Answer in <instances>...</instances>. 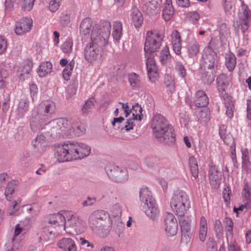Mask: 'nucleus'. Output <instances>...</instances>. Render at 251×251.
<instances>
[{
  "label": "nucleus",
  "mask_w": 251,
  "mask_h": 251,
  "mask_svg": "<svg viewBox=\"0 0 251 251\" xmlns=\"http://www.w3.org/2000/svg\"><path fill=\"white\" fill-rule=\"evenodd\" d=\"M91 148L85 144L68 142L59 146L55 155L59 161L64 162L83 158L89 156Z\"/></svg>",
  "instance_id": "1"
},
{
  "label": "nucleus",
  "mask_w": 251,
  "mask_h": 251,
  "mask_svg": "<svg viewBox=\"0 0 251 251\" xmlns=\"http://www.w3.org/2000/svg\"><path fill=\"white\" fill-rule=\"evenodd\" d=\"M151 127L153 134L160 141L170 144L175 141L174 131L163 115L156 114L152 118Z\"/></svg>",
  "instance_id": "2"
},
{
  "label": "nucleus",
  "mask_w": 251,
  "mask_h": 251,
  "mask_svg": "<svg viewBox=\"0 0 251 251\" xmlns=\"http://www.w3.org/2000/svg\"><path fill=\"white\" fill-rule=\"evenodd\" d=\"M55 109V104L52 101H45L39 104L32 114L30 122L31 130L35 131L39 128L42 123L51 118Z\"/></svg>",
  "instance_id": "3"
},
{
  "label": "nucleus",
  "mask_w": 251,
  "mask_h": 251,
  "mask_svg": "<svg viewBox=\"0 0 251 251\" xmlns=\"http://www.w3.org/2000/svg\"><path fill=\"white\" fill-rule=\"evenodd\" d=\"M44 126L48 131L50 130V132L51 136L62 134L70 138L75 135V126L73 125L72 119H54L46 124Z\"/></svg>",
  "instance_id": "4"
},
{
  "label": "nucleus",
  "mask_w": 251,
  "mask_h": 251,
  "mask_svg": "<svg viewBox=\"0 0 251 251\" xmlns=\"http://www.w3.org/2000/svg\"><path fill=\"white\" fill-rule=\"evenodd\" d=\"M111 27L109 21H102L99 25L93 26L89 44L102 50L107 44Z\"/></svg>",
  "instance_id": "5"
},
{
  "label": "nucleus",
  "mask_w": 251,
  "mask_h": 251,
  "mask_svg": "<svg viewBox=\"0 0 251 251\" xmlns=\"http://www.w3.org/2000/svg\"><path fill=\"white\" fill-rule=\"evenodd\" d=\"M170 205L176 215L183 216L190 207L188 196L183 191L176 192L171 199Z\"/></svg>",
  "instance_id": "6"
},
{
  "label": "nucleus",
  "mask_w": 251,
  "mask_h": 251,
  "mask_svg": "<svg viewBox=\"0 0 251 251\" xmlns=\"http://www.w3.org/2000/svg\"><path fill=\"white\" fill-rule=\"evenodd\" d=\"M109 217V215L107 211L103 210H95L89 216V225L96 234L103 237L107 235L108 232L106 230L103 232L101 231L102 227L100 225V222L105 221Z\"/></svg>",
  "instance_id": "7"
},
{
  "label": "nucleus",
  "mask_w": 251,
  "mask_h": 251,
  "mask_svg": "<svg viewBox=\"0 0 251 251\" xmlns=\"http://www.w3.org/2000/svg\"><path fill=\"white\" fill-rule=\"evenodd\" d=\"M52 136L44 126L41 127L35 139L32 141L34 151L38 153H43L49 148V139Z\"/></svg>",
  "instance_id": "8"
},
{
  "label": "nucleus",
  "mask_w": 251,
  "mask_h": 251,
  "mask_svg": "<svg viewBox=\"0 0 251 251\" xmlns=\"http://www.w3.org/2000/svg\"><path fill=\"white\" fill-rule=\"evenodd\" d=\"M163 36L155 31H148L146 36L144 50L146 53H153L160 48Z\"/></svg>",
  "instance_id": "9"
},
{
  "label": "nucleus",
  "mask_w": 251,
  "mask_h": 251,
  "mask_svg": "<svg viewBox=\"0 0 251 251\" xmlns=\"http://www.w3.org/2000/svg\"><path fill=\"white\" fill-rule=\"evenodd\" d=\"M105 169L108 177L116 182H122L128 179V173L125 168L113 163H108Z\"/></svg>",
  "instance_id": "10"
},
{
  "label": "nucleus",
  "mask_w": 251,
  "mask_h": 251,
  "mask_svg": "<svg viewBox=\"0 0 251 251\" xmlns=\"http://www.w3.org/2000/svg\"><path fill=\"white\" fill-rule=\"evenodd\" d=\"M211 43L203 50L201 65L202 68L209 70L215 69L217 67L218 59L216 52L211 46Z\"/></svg>",
  "instance_id": "11"
},
{
  "label": "nucleus",
  "mask_w": 251,
  "mask_h": 251,
  "mask_svg": "<svg viewBox=\"0 0 251 251\" xmlns=\"http://www.w3.org/2000/svg\"><path fill=\"white\" fill-rule=\"evenodd\" d=\"M101 50V49L88 44L83 51L85 59L89 63H94L100 58Z\"/></svg>",
  "instance_id": "12"
},
{
  "label": "nucleus",
  "mask_w": 251,
  "mask_h": 251,
  "mask_svg": "<svg viewBox=\"0 0 251 251\" xmlns=\"http://www.w3.org/2000/svg\"><path fill=\"white\" fill-rule=\"evenodd\" d=\"M165 223V231L168 235L173 236L176 235L178 230V225L175 216L172 213H167Z\"/></svg>",
  "instance_id": "13"
},
{
  "label": "nucleus",
  "mask_w": 251,
  "mask_h": 251,
  "mask_svg": "<svg viewBox=\"0 0 251 251\" xmlns=\"http://www.w3.org/2000/svg\"><path fill=\"white\" fill-rule=\"evenodd\" d=\"M145 55L146 58V66L148 75L151 80L152 78H155L157 76V68L154 59L156 54L145 52Z\"/></svg>",
  "instance_id": "14"
},
{
  "label": "nucleus",
  "mask_w": 251,
  "mask_h": 251,
  "mask_svg": "<svg viewBox=\"0 0 251 251\" xmlns=\"http://www.w3.org/2000/svg\"><path fill=\"white\" fill-rule=\"evenodd\" d=\"M32 25V20L30 17H25L17 22L15 32L18 35L23 34L29 31Z\"/></svg>",
  "instance_id": "15"
},
{
  "label": "nucleus",
  "mask_w": 251,
  "mask_h": 251,
  "mask_svg": "<svg viewBox=\"0 0 251 251\" xmlns=\"http://www.w3.org/2000/svg\"><path fill=\"white\" fill-rule=\"evenodd\" d=\"M68 213L64 212V214L58 213L52 215L49 222V224L51 226H53L54 229L63 228L65 229L66 228V219L65 215H66Z\"/></svg>",
  "instance_id": "16"
},
{
  "label": "nucleus",
  "mask_w": 251,
  "mask_h": 251,
  "mask_svg": "<svg viewBox=\"0 0 251 251\" xmlns=\"http://www.w3.org/2000/svg\"><path fill=\"white\" fill-rule=\"evenodd\" d=\"M143 4V11L148 15L155 14L159 9L161 0H141Z\"/></svg>",
  "instance_id": "17"
},
{
  "label": "nucleus",
  "mask_w": 251,
  "mask_h": 251,
  "mask_svg": "<svg viewBox=\"0 0 251 251\" xmlns=\"http://www.w3.org/2000/svg\"><path fill=\"white\" fill-rule=\"evenodd\" d=\"M242 10L243 13H241L240 14V24L241 26V30L244 33L250 26V11L248 6L243 4L242 5Z\"/></svg>",
  "instance_id": "18"
},
{
  "label": "nucleus",
  "mask_w": 251,
  "mask_h": 251,
  "mask_svg": "<svg viewBox=\"0 0 251 251\" xmlns=\"http://www.w3.org/2000/svg\"><path fill=\"white\" fill-rule=\"evenodd\" d=\"M66 227L72 228L76 233H81L84 230V226L82 220L78 216L73 215L69 219L67 220Z\"/></svg>",
  "instance_id": "19"
},
{
  "label": "nucleus",
  "mask_w": 251,
  "mask_h": 251,
  "mask_svg": "<svg viewBox=\"0 0 251 251\" xmlns=\"http://www.w3.org/2000/svg\"><path fill=\"white\" fill-rule=\"evenodd\" d=\"M209 182L213 188H218L221 183V175L215 166L210 167L208 171Z\"/></svg>",
  "instance_id": "20"
},
{
  "label": "nucleus",
  "mask_w": 251,
  "mask_h": 251,
  "mask_svg": "<svg viewBox=\"0 0 251 251\" xmlns=\"http://www.w3.org/2000/svg\"><path fill=\"white\" fill-rule=\"evenodd\" d=\"M32 66V62L29 59L24 60L19 66L17 75L20 79L24 80L29 76Z\"/></svg>",
  "instance_id": "21"
},
{
  "label": "nucleus",
  "mask_w": 251,
  "mask_h": 251,
  "mask_svg": "<svg viewBox=\"0 0 251 251\" xmlns=\"http://www.w3.org/2000/svg\"><path fill=\"white\" fill-rule=\"evenodd\" d=\"M92 20L90 18H84L79 25V33L83 39L88 37L90 31H92Z\"/></svg>",
  "instance_id": "22"
},
{
  "label": "nucleus",
  "mask_w": 251,
  "mask_h": 251,
  "mask_svg": "<svg viewBox=\"0 0 251 251\" xmlns=\"http://www.w3.org/2000/svg\"><path fill=\"white\" fill-rule=\"evenodd\" d=\"M171 42L174 52L177 55L181 54L182 48V42L180 33L176 30H174L172 32Z\"/></svg>",
  "instance_id": "23"
},
{
  "label": "nucleus",
  "mask_w": 251,
  "mask_h": 251,
  "mask_svg": "<svg viewBox=\"0 0 251 251\" xmlns=\"http://www.w3.org/2000/svg\"><path fill=\"white\" fill-rule=\"evenodd\" d=\"M145 205L147 206L145 210L146 214L152 220H156L158 217L159 211L155 201H151Z\"/></svg>",
  "instance_id": "24"
},
{
  "label": "nucleus",
  "mask_w": 251,
  "mask_h": 251,
  "mask_svg": "<svg viewBox=\"0 0 251 251\" xmlns=\"http://www.w3.org/2000/svg\"><path fill=\"white\" fill-rule=\"evenodd\" d=\"M194 103L199 107H203L207 105L209 99L204 92L199 90L196 92Z\"/></svg>",
  "instance_id": "25"
},
{
  "label": "nucleus",
  "mask_w": 251,
  "mask_h": 251,
  "mask_svg": "<svg viewBox=\"0 0 251 251\" xmlns=\"http://www.w3.org/2000/svg\"><path fill=\"white\" fill-rule=\"evenodd\" d=\"M216 83L219 92L221 95L223 94L229 84L226 75L224 74H220L216 79Z\"/></svg>",
  "instance_id": "26"
},
{
  "label": "nucleus",
  "mask_w": 251,
  "mask_h": 251,
  "mask_svg": "<svg viewBox=\"0 0 251 251\" xmlns=\"http://www.w3.org/2000/svg\"><path fill=\"white\" fill-rule=\"evenodd\" d=\"M57 229H54L53 226L49 225L43 229L41 235L39 237L40 242H47L53 238Z\"/></svg>",
  "instance_id": "27"
},
{
  "label": "nucleus",
  "mask_w": 251,
  "mask_h": 251,
  "mask_svg": "<svg viewBox=\"0 0 251 251\" xmlns=\"http://www.w3.org/2000/svg\"><path fill=\"white\" fill-rule=\"evenodd\" d=\"M130 16L134 25L138 27L143 23V17L141 12L136 7H133L131 10Z\"/></svg>",
  "instance_id": "28"
},
{
  "label": "nucleus",
  "mask_w": 251,
  "mask_h": 251,
  "mask_svg": "<svg viewBox=\"0 0 251 251\" xmlns=\"http://www.w3.org/2000/svg\"><path fill=\"white\" fill-rule=\"evenodd\" d=\"M140 199L142 202L144 204L153 201L151 191L148 188L142 186L139 191Z\"/></svg>",
  "instance_id": "29"
},
{
  "label": "nucleus",
  "mask_w": 251,
  "mask_h": 251,
  "mask_svg": "<svg viewBox=\"0 0 251 251\" xmlns=\"http://www.w3.org/2000/svg\"><path fill=\"white\" fill-rule=\"evenodd\" d=\"M215 70V69H209L208 70L203 68V71L201 73V79L204 83L210 84L214 81Z\"/></svg>",
  "instance_id": "30"
},
{
  "label": "nucleus",
  "mask_w": 251,
  "mask_h": 251,
  "mask_svg": "<svg viewBox=\"0 0 251 251\" xmlns=\"http://www.w3.org/2000/svg\"><path fill=\"white\" fill-rule=\"evenodd\" d=\"M174 13L172 5V0H166L163 9V17L166 21H169L173 16Z\"/></svg>",
  "instance_id": "31"
},
{
  "label": "nucleus",
  "mask_w": 251,
  "mask_h": 251,
  "mask_svg": "<svg viewBox=\"0 0 251 251\" xmlns=\"http://www.w3.org/2000/svg\"><path fill=\"white\" fill-rule=\"evenodd\" d=\"M207 233V224L206 219L202 216L201 218L199 237L201 241L203 242L206 239Z\"/></svg>",
  "instance_id": "32"
},
{
  "label": "nucleus",
  "mask_w": 251,
  "mask_h": 251,
  "mask_svg": "<svg viewBox=\"0 0 251 251\" xmlns=\"http://www.w3.org/2000/svg\"><path fill=\"white\" fill-rule=\"evenodd\" d=\"M29 100L27 98L20 99L17 108V112L19 115H23L28 109Z\"/></svg>",
  "instance_id": "33"
},
{
  "label": "nucleus",
  "mask_w": 251,
  "mask_h": 251,
  "mask_svg": "<svg viewBox=\"0 0 251 251\" xmlns=\"http://www.w3.org/2000/svg\"><path fill=\"white\" fill-rule=\"evenodd\" d=\"M17 185V182L15 181H10L7 184L5 190L4 195L6 199L10 201L12 198L13 194L14 192Z\"/></svg>",
  "instance_id": "34"
},
{
  "label": "nucleus",
  "mask_w": 251,
  "mask_h": 251,
  "mask_svg": "<svg viewBox=\"0 0 251 251\" xmlns=\"http://www.w3.org/2000/svg\"><path fill=\"white\" fill-rule=\"evenodd\" d=\"M226 64L229 71L233 70L236 64V58L233 53L230 52L226 53Z\"/></svg>",
  "instance_id": "35"
},
{
  "label": "nucleus",
  "mask_w": 251,
  "mask_h": 251,
  "mask_svg": "<svg viewBox=\"0 0 251 251\" xmlns=\"http://www.w3.org/2000/svg\"><path fill=\"white\" fill-rule=\"evenodd\" d=\"M51 69V63L50 62H45L40 65L38 73L40 76L43 77L50 73Z\"/></svg>",
  "instance_id": "36"
},
{
  "label": "nucleus",
  "mask_w": 251,
  "mask_h": 251,
  "mask_svg": "<svg viewBox=\"0 0 251 251\" xmlns=\"http://www.w3.org/2000/svg\"><path fill=\"white\" fill-rule=\"evenodd\" d=\"M75 245V242L70 238H63L59 240L57 243L58 247L65 251Z\"/></svg>",
  "instance_id": "37"
},
{
  "label": "nucleus",
  "mask_w": 251,
  "mask_h": 251,
  "mask_svg": "<svg viewBox=\"0 0 251 251\" xmlns=\"http://www.w3.org/2000/svg\"><path fill=\"white\" fill-rule=\"evenodd\" d=\"M224 100L226 108V114L229 118L233 116L234 105L229 97L227 95L224 96Z\"/></svg>",
  "instance_id": "38"
},
{
  "label": "nucleus",
  "mask_w": 251,
  "mask_h": 251,
  "mask_svg": "<svg viewBox=\"0 0 251 251\" xmlns=\"http://www.w3.org/2000/svg\"><path fill=\"white\" fill-rule=\"evenodd\" d=\"M225 226L226 234L227 237H232L233 235V222L229 217H226L223 221Z\"/></svg>",
  "instance_id": "39"
},
{
  "label": "nucleus",
  "mask_w": 251,
  "mask_h": 251,
  "mask_svg": "<svg viewBox=\"0 0 251 251\" xmlns=\"http://www.w3.org/2000/svg\"><path fill=\"white\" fill-rule=\"evenodd\" d=\"M122 25L120 22L116 21L113 24L112 36L116 40H119L122 34Z\"/></svg>",
  "instance_id": "40"
},
{
  "label": "nucleus",
  "mask_w": 251,
  "mask_h": 251,
  "mask_svg": "<svg viewBox=\"0 0 251 251\" xmlns=\"http://www.w3.org/2000/svg\"><path fill=\"white\" fill-rule=\"evenodd\" d=\"M191 219L189 217H183L180 220L181 232L192 231L191 227Z\"/></svg>",
  "instance_id": "41"
},
{
  "label": "nucleus",
  "mask_w": 251,
  "mask_h": 251,
  "mask_svg": "<svg viewBox=\"0 0 251 251\" xmlns=\"http://www.w3.org/2000/svg\"><path fill=\"white\" fill-rule=\"evenodd\" d=\"M242 193L243 200L251 203V186L248 183H244Z\"/></svg>",
  "instance_id": "42"
},
{
  "label": "nucleus",
  "mask_w": 251,
  "mask_h": 251,
  "mask_svg": "<svg viewBox=\"0 0 251 251\" xmlns=\"http://www.w3.org/2000/svg\"><path fill=\"white\" fill-rule=\"evenodd\" d=\"M94 102L92 99H88L84 104L82 107V113L83 115H87L91 112L94 108Z\"/></svg>",
  "instance_id": "43"
},
{
  "label": "nucleus",
  "mask_w": 251,
  "mask_h": 251,
  "mask_svg": "<svg viewBox=\"0 0 251 251\" xmlns=\"http://www.w3.org/2000/svg\"><path fill=\"white\" fill-rule=\"evenodd\" d=\"M171 55L169 52V48L166 46L164 47L160 52V60L162 64H166L170 60Z\"/></svg>",
  "instance_id": "44"
},
{
  "label": "nucleus",
  "mask_w": 251,
  "mask_h": 251,
  "mask_svg": "<svg viewBox=\"0 0 251 251\" xmlns=\"http://www.w3.org/2000/svg\"><path fill=\"white\" fill-rule=\"evenodd\" d=\"M214 229L216 237L220 239L223 235V227L222 222L219 220H216L214 224Z\"/></svg>",
  "instance_id": "45"
},
{
  "label": "nucleus",
  "mask_w": 251,
  "mask_h": 251,
  "mask_svg": "<svg viewBox=\"0 0 251 251\" xmlns=\"http://www.w3.org/2000/svg\"><path fill=\"white\" fill-rule=\"evenodd\" d=\"M73 19V16L68 11H64L61 13L60 17V22L64 25H67Z\"/></svg>",
  "instance_id": "46"
},
{
  "label": "nucleus",
  "mask_w": 251,
  "mask_h": 251,
  "mask_svg": "<svg viewBox=\"0 0 251 251\" xmlns=\"http://www.w3.org/2000/svg\"><path fill=\"white\" fill-rule=\"evenodd\" d=\"M199 51V45L198 43L192 41L189 43L188 47V52L190 56L196 55Z\"/></svg>",
  "instance_id": "47"
},
{
  "label": "nucleus",
  "mask_w": 251,
  "mask_h": 251,
  "mask_svg": "<svg viewBox=\"0 0 251 251\" xmlns=\"http://www.w3.org/2000/svg\"><path fill=\"white\" fill-rule=\"evenodd\" d=\"M142 108L140 105L136 103L132 106V109L130 110V114L133 118L138 119V121L141 120Z\"/></svg>",
  "instance_id": "48"
},
{
  "label": "nucleus",
  "mask_w": 251,
  "mask_h": 251,
  "mask_svg": "<svg viewBox=\"0 0 251 251\" xmlns=\"http://www.w3.org/2000/svg\"><path fill=\"white\" fill-rule=\"evenodd\" d=\"M35 0H19V3L24 10L30 11L34 5Z\"/></svg>",
  "instance_id": "49"
},
{
  "label": "nucleus",
  "mask_w": 251,
  "mask_h": 251,
  "mask_svg": "<svg viewBox=\"0 0 251 251\" xmlns=\"http://www.w3.org/2000/svg\"><path fill=\"white\" fill-rule=\"evenodd\" d=\"M129 82L132 88H137L139 86V76L135 73H131L128 76Z\"/></svg>",
  "instance_id": "50"
},
{
  "label": "nucleus",
  "mask_w": 251,
  "mask_h": 251,
  "mask_svg": "<svg viewBox=\"0 0 251 251\" xmlns=\"http://www.w3.org/2000/svg\"><path fill=\"white\" fill-rule=\"evenodd\" d=\"M25 207L26 211L30 215L31 218L36 216L39 211V206L36 203L25 205Z\"/></svg>",
  "instance_id": "51"
},
{
  "label": "nucleus",
  "mask_w": 251,
  "mask_h": 251,
  "mask_svg": "<svg viewBox=\"0 0 251 251\" xmlns=\"http://www.w3.org/2000/svg\"><path fill=\"white\" fill-rule=\"evenodd\" d=\"M74 62L71 61L68 64L66 68L63 70L62 75L65 80L69 79L70 76L72 74V72L74 68Z\"/></svg>",
  "instance_id": "52"
},
{
  "label": "nucleus",
  "mask_w": 251,
  "mask_h": 251,
  "mask_svg": "<svg viewBox=\"0 0 251 251\" xmlns=\"http://www.w3.org/2000/svg\"><path fill=\"white\" fill-rule=\"evenodd\" d=\"M73 40L71 38H67L62 45V50L64 53H69L72 50Z\"/></svg>",
  "instance_id": "53"
},
{
  "label": "nucleus",
  "mask_w": 251,
  "mask_h": 251,
  "mask_svg": "<svg viewBox=\"0 0 251 251\" xmlns=\"http://www.w3.org/2000/svg\"><path fill=\"white\" fill-rule=\"evenodd\" d=\"M62 0H50L49 2V8L52 12L56 11L59 8Z\"/></svg>",
  "instance_id": "54"
},
{
  "label": "nucleus",
  "mask_w": 251,
  "mask_h": 251,
  "mask_svg": "<svg viewBox=\"0 0 251 251\" xmlns=\"http://www.w3.org/2000/svg\"><path fill=\"white\" fill-rule=\"evenodd\" d=\"M176 70L178 75L182 78L185 76L186 75V70L183 65L180 62H177L176 63Z\"/></svg>",
  "instance_id": "55"
},
{
  "label": "nucleus",
  "mask_w": 251,
  "mask_h": 251,
  "mask_svg": "<svg viewBox=\"0 0 251 251\" xmlns=\"http://www.w3.org/2000/svg\"><path fill=\"white\" fill-rule=\"evenodd\" d=\"M135 120H138V119L133 118V117H132V116L130 115L128 116L127 118L126 125L124 126V128H125L127 131L132 129L134 126L135 125L134 123Z\"/></svg>",
  "instance_id": "56"
},
{
  "label": "nucleus",
  "mask_w": 251,
  "mask_h": 251,
  "mask_svg": "<svg viewBox=\"0 0 251 251\" xmlns=\"http://www.w3.org/2000/svg\"><path fill=\"white\" fill-rule=\"evenodd\" d=\"M122 205L119 203H116L113 205L111 212L114 216H119L122 214Z\"/></svg>",
  "instance_id": "57"
},
{
  "label": "nucleus",
  "mask_w": 251,
  "mask_h": 251,
  "mask_svg": "<svg viewBox=\"0 0 251 251\" xmlns=\"http://www.w3.org/2000/svg\"><path fill=\"white\" fill-rule=\"evenodd\" d=\"M192 235V231L188 232H181V243L187 244L190 241L191 236Z\"/></svg>",
  "instance_id": "58"
},
{
  "label": "nucleus",
  "mask_w": 251,
  "mask_h": 251,
  "mask_svg": "<svg viewBox=\"0 0 251 251\" xmlns=\"http://www.w3.org/2000/svg\"><path fill=\"white\" fill-rule=\"evenodd\" d=\"M243 204H241L238 207H234V210L235 212L238 213L239 211H243L244 209L247 210L251 206V203L248 202L246 201L243 200Z\"/></svg>",
  "instance_id": "59"
},
{
  "label": "nucleus",
  "mask_w": 251,
  "mask_h": 251,
  "mask_svg": "<svg viewBox=\"0 0 251 251\" xmlns=\"http://www.w3.org/2000/svg\"><path fill=\"white\" fill-rule=\"evenodd\" d=\"M124 121V118L120 117L119 118H114L113 121L112 122V125L113 126H116L118 128L123 129L124 128V126L121 125V124Z\"/></svg>",
  "instance_id": "60"
},
{
  "label": "nucleus",
  "mask_w": 251,
  "mask_h": 251,
  "mask_svg": "<svg viewBox=\"0 0 251 251\" xmlns=\"http://www.w3.org/2000/svg\"><path fill=\"white\" fill-rule=\"evenodd\" d=\"M17 204V203L15 201H12L11 203V204L9 205V208L8 209L7 211V214L8 215L11 216L17 215V211L16 208Z\"/></svg>",
  "instance_id": "61"
},
{
  "label": "nucleus",
  "mask_w": 251,
  "mask_h": 251,
  "mask_svg": "<svg viewBox=\"0 0 251 251\" xmlns=\"http://www.w3.org/2000/svg\"><path fill=\"white\" fill-rule=\"evenodd\" d=\"M7 47V43L5 38L0 36V54L4 53Z\"/></svg>",
  "instance_id": "62"
},
{
  "label": "nucleus",
  "mask_w": 251,
  "mask_h": 251,
  "mask_svg": "<svg viewBox=\"0 0 251 251\" xmlns=\"http://www.w3.org/2000/svg\"><path fill=\"white\" fill-rule=\"evenodd\" d=\"M242 166L243 169L247 173L251 172V163L249 159L242 160Z\"/></svg>",
  "instance_id": "63"
},
{
  "label": "nucleus",
  "mask_w": 251,
  "mask_h": 251,
  "mask_svg": "<svg viewBox=\"0 0 251 251\" xmlns=\"http://www.w3.org/2000/svg\"><path fill=\"white\" fill-rule=\"evenodd\" d=\"M77 84L75 81L73 82L68 87V92L70 95H73L76 92Z\"/></svg>",
  "instance_id": "64"
}]
</instances>
